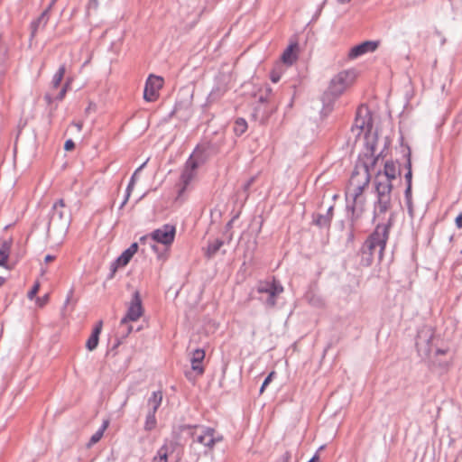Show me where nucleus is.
Segmentation results:
<instances>
[{
	"label": "nucleus",
	"instance_id": "9b49d317",
	"mask_svg": "<svg viewBox=\"0 0 462 462\" xmlns=\"http://www.w3.org/2000/svg\"><path fill=\"white\" fill-rule=\"evenodd\" d=\"M196 440L205 447L212 448L216 443L222 440V436L216 433L211 428H200L194 433Z\"/></svg>",
	"mask_w": 462,
	"mask_h": 462
},
{
	"label": "nucleus",
	"instance_id": "c85d7f7f",
	"mask_svg": "<svg viewBox=\"0 0 462 462\" xmlns=\"http://www.w3.org/2000/svg\"><path fill=\"white\" fill-rule=\"evenodd\" d=\"M274 375H275L274 371L271 372L268 374V376L265 378V380L263 381V383L262 384V387L260 389V393H263L264 392L265 387L273 381V378L274 377Z\"/></svg>",
	"mask_w": 462,
	"mask_h": 462
},
{
	"label": "nucleus",
	"instance_id": "6e6552de",
	"mask_svg": "<svg viewBox=\"0 0 462 462\" xmlns=\"http://www.w3.org/2000/svg\"><path fill=\"white\" fill-rule=\"evenodd\" d=\"M164 86V79L162 76L150 74L146 79L143 89V99L146 102H155L160 97V91Z\"/></svg>",
	"mask_w": 462,
	"mask_h": 462
},
{
	"label": "nucleus",
	"instance_id": "423d86ee",
	"mask_svg": "<svg viewBox=\"0 0 462 462\" xmlns=\"http://www.w3.org/2000/svg\"><path fill=\"white\" fill-rule=\"evenodd\" d=\"M69 225V216L67 215L66 206L63 199L57 200L49 213V220L47 222V232L51 228L63 229Z\"/></svg>",
	"mask_w": 462,
	"mask_h": 462
},
{
	"label": "nucleus",
	"instance_id": "bb28decb",
	"mask_svg": "<svg viewBox=\"0 0 462 462\" xmlns=\"http://www.w3.org/2000/svg\"><path fill=\"white\" fill-rule=\"evenodd\" d=\"M49 300H50V294L46 293L42 297L36 298V304L38 305V307L42 308L49 302Z\"/></svg>",
	"mask_w": 462,
	"mask_h": 462
},
{
	"label": "nucleus",
	"instance_id": "1a4fd4ad",
	"mask_svg": "<svg viewBox=\"0 0 462 462\" xmlns=\"http://www.w3.org/2000/svg\"><path fill=\"white\" fill-rule=\"evenodd\" d=\"M175 236V226L166 224L151 233V240L164 245L166 248H169L173 244Z\"/></svg>",
	"mask_w": 462,
	"mask_h": 462
},
{
	"label": "nucleus",
	"instance_id": "79ce46f5",
	"mask_svg": "<svg viewBox=\"0 0 462 462\" xmlns=\"http://www.w3.org/2000/svg\"><path fill=\"white\" fill-rule=\"evenodd\" d=\"M5 279L2 276H0V287L5 283Z\"/></svg>",
	"mask_w": 462,
	"mask_h": 462
},
{
	"label": "nucleus",
	"instance_id": "0eeeda50",
	"mask_svg": "<svg viewBox=\"0 0 462 462\" xmlns=\"http://www.w3.org/2000/svg\"><path fill=\"white\" fill-rule=\"evenodd\" d=\"M65 72H66L65 65H61V66H60V68L56 71V73L53 75L52 79H51V91L47 92L44 95V99L48 105H51L53 101H60L64 98L66 92L68 90L69 82H66L57 94H55L54 91H56L59 88V87L60 86V83L65 75Z\"/></svg>",
	"mask_w": 462,
	"mask_h": 462
},
{
	"label": "nucleus",
	"instance_id": "2f4dec72",
	"mask_svg": "<svg viewBox=\"0 0 462 462\" xmlns=\"http://www.w3.org/2000/svg\"><path fill=\"white\" fill-rule=\"evenodd\" d=\"M455 225L458 229L462 228V212L455 218Z\"/></svg>",
	"mask_w": 462,
	"mask_h": 462
},
{
	"label": "nucleus",
	"instance_id": "37998d69",
	"mask_svg": "<svg viewBox=\"0 0 462 462\" xmlns=\"http://www.w3.org/2000/svg\"><path fill=\"white\" fill-rule=\"evenodd\" d=\"M370 152H371V156H374V145H371Z\"/></svg>",
	"mask_w": 462,
	"mask_h": 462
},
{
	"label": "nucleus",
	"instance_id": "58836bf2",
	"mask_svg": "<svg viewBox=\"0 0 462 462\" xmlns=\"http://www.w3.org/2000/svg\"><path fill=\"white\" fill-rule=\"evenodd\" d=\"M309 462H319V455H315Z\"/></svg>",
	"mask_w": 462,
	"mask_h": 462
},
{
	"label": "nucleus",
	"instance_id": "de8ad7c7",
	"mask_svg": "<svg viewBox=\"0 0 462 462\" xmlns=\"http://www.w3.org/2000/svg\"><path fill=\"white\" fill-rule=\"evenodd\" d=\"M136 176V173H134V175L132 176V179L134 180Z\"/></svg>",
	"mask_w": 462,
	"mask_h": 462
},
{
	"label": "nucleus",
	"instance_id": "49530a36",
	"mask_svg": "<svg viewBox=\"0 0 462 462\" xmlns=\"http://www.w3.org/2000/svg\"><path fill=\"white\" fill-rule=\"evenodd\" d=\"M377 159H378L377 157H376V158H374V162H373V164H372V166H371V167H373V166H374V162L377 161Z\"/></svg>",
	"mask_w": 462,
	"mask_h": 462
},
{
	"label": "nucleus",
	"instance_id": "6ab92c4d",
	"mask_svg": "<svg viewBox=\"0 0 462 462\" xmlns=\"http://www.w3.org/2000/svg\"><path fill=\"white\" fill-rule=\"evenodd\" d=\"M197 162L193 160H189L184 171L181 174V180L185 186H187L194 178L195 171L197 169Z\"/></svg>",
	"mask_w": 462,
	"mask_h": 462
},
{
	"label": "nucleus",
	"instance_id": "dca6fc26",
	"mask_svg": "<svg viewBox=\"0 0 462 462\" xmlns=\"http://www.w3.org/2000/svg\"><path fill=\"white\" fill-rule=\"evenodd\" d=\"M205 358V351L198 348L192 352L190 358L191 369L199 375L204 374L203 360Z\"/></svg>",
	"mask_w": 462,
	"mask_h": 462
},
{
	"label": "nucleus",
	"instance_id": "2eb2a0df",
	"mask_svg": "<svg viewBox=\"0 0 462 462\" xmlns=\"http://www.w3.org/2000/svg\"><path fill=\"white\" fill-rule=\"evenodd\" d=\"M138 250V244L133 243L126 250H125L121 255L116 260L113 264L114 269L117 267H125L136 254Z\"/></svg>",
	"mask_w": 462,
	"mask_h": 462
},
{
	"label": "nucleus",
	"instance_id": "20e7f679",
	"mask_svg": "<svg viewBox=\"0 0 462 462\" xmlns=\"http://www.w3.org/2000/svg\"><path fill=\"white\" fill-rule=\"evenodd\" d=\"M388 240V227L386 226H377L374 232L367 238L365 243V248L368 250V254L372 256L376 251L379 258L383 255L386 242ZM371 257L367 259V264L371 263Z\"/></svg>",
	"mask_w": 462,
	"mask_h": 462
},
{
	"label": "nucleus",
	"instance_id": "09e8293b",
	"mask_svg": "<svg viewBox=\"0 0 462 462\" xmlns=\"http://www.w3.org/2000/svg\"><path fill=\"white\" fill-rule=\"evenodd\" d=\"M136 176V173H134V175L132 176V179L134 180Z\"/></svg>",
	"mask_w": 462,
	"mask_h": 462
},
{
	"label": "nucleus",
	"instance_id": "603ef678",
	"mask_svg": "<svg viewBox=\"0 0 462 462\" xmlns=\"http://www.w3.org/2000/svg\"><path fill=\"white\" fill-rule=\"evenodd\" d=\"M131 185H133V180L130 182V185H128V188H131Z\"/></svg>",
	"mask_w": 462,
	"mask_h": 462
},
{
	"label": "nucleus",
	"instance_id": "e433bc0d",
	"mask_svg": "<svg viewBox=\"0 0 462 462\" xmlns=\"http://www.w3.org/2000/svg\"><path fill=\"white\" fill-rule=\"evenodd\" d=\"M405 195H406V198L407 199H410L411 195V184H407V189H406V191H405Z\"/></svg>",
	"mask_w": 462,
	"mask_h": 462
},
{
	"label": "nucleus",
	"instance_id": "72a5a7b5",
	"mask_svg": "<svg viewBox=\"0 0 462 462\" xmlns=\"http://www.w3.org/2000/svg\"><path fill=\"white\" fill-rule=\"evenodd\" d=\"M280 75L274 71H273L271 73V80L273 82V83H277L279 80H280Z\"/></svg>",
	"mask_w": 462,
	"mask_h": 462
},
{
	"label": "nucleus",
	"instance_id": "5701e85b",
	"mask_svg": "<svg viewBox=\"0 0 462 462\" xmlns=\"http://www.w3.org/2000/svg\"><path fill=\"white\" fill-rule=\"evenodd\" d=\"M223 245V241L220 239H216L208 244L206 251V255L208 257H212Z\"/></svg>",
	"mask_w": 462,
	"mask_h": 462
},
{
	"label": "nucleus",
	"instance_id": "412c9836",
	"mask_svg": "<svg viewBox=\"0 0 462 462\" xmlns=\"http://www.w3.org/2000/svg\"><path fill=\"white\" fill-rule=\"evenodd\" d=\"M162 402V393L161 391L153 392L148 400V406L150 407L149 411L156 413L158 408Z\"/></svg>",
	"mask_w": 462,
	"mask_h": 462
},
{
	"label": "nucleus",
	"instance_id": "4468645a",
	"mask_svg": "<svg viewBox=\"0 0 462 462\" xmlns=\"http://www.w3.org/2000/svg\"><path fill=\"white\" fill-rule=\"evenodd\" d=\"M50 16L51 15H50V14H48V10H43L42 13L36 19H34L31 22V23H30V30H31L30 39L31 40H32L36 36V34L40 29H43L47 25V23L50 20Z\"/></svg>",
	"mask_w": 462,
	"mask_h": 462
},
{
	"label": "nucleus",
	"instance_id": "473e14b6",
	"mask_svg": "<svg viewBox=\"0 0 462 462\" xmlns=\"http://www.w3.org/2000/svg\"><path fill=\"white\" fill-rule=\"evenodd\" d=\"M72 297H73V291L70 290L69 294H68V296H67L66 301H65V308H67V306L71 303Z\"/></svg>",
	"mask_w": 462,
	"mask_h": 462
},
{
	"label": "nucleus",
	"instance_id": "7c9ffc66",
	"mask_svg": "<svg viewBox=\"0 0 462 462\" xmlns=\"http://www.w3.org/2000/svg\"><path fill=\"white\" fill-rule=\"evenodd\" d=\"M75 147V143L71 139H69L65 142L64 149L66 151H71Z\"/></svg>",
	"mask_w": 462,
	"mask_h": 462
},
{
	"label": "nucleus",
	"instance_id": "aec40b11",
	"mask_svg": "<svg viewBox=\"0 0 462 462\" xmlns=\"http://www.w3.org/2000/svg\"><path fill=\"white\" fill-rule=\"evenodd\" d=\"M103 328V322L99 320L93 328L90 337L88 338V350H93L98 344V337Z\"/></svg>",
	"mask_w": 462,
	"mask_h": 462
},
{
	"label": "nucleus",
	"instance_id": "a18cd8bd",
	"mask_svg": "<svg viewBox=\"0 0 462 462\" xmlns=\"http://www.w3.org/2000/svg\"><path fill=\"white\" fill-rule=\"evenodd\" d=\"M152 248L154 250V251H157V246L155 245H152Z\"/></svg>",
	"mask_w": 462,
	"mask_h": 462
},
{
	"label": "nucleus",
	"instance_id": "8fccbe9b",
	"mask_svg": "<svg viewBox=\"0 0 462 462\" xmlns=\"http://www.w3.org/2000/svg\"><path fill=\"white\" fill-rule=\"evenodd\" d=\"M136 176V173H134V175L132 176V179L134 180Z\"/></svg>",
	"mask_w": 462,
	"mask_h": 462
},
{
	"label": "nucleus",
	"instance_id": "9d476101",
	"mask_svg": "<svg viewBox=\"0 0 462 462\" xmlns=\"http://www.w3.org/2000/svg\"><path fill=\"white\" fill-rule=\"evenodd\" d=\"M259 293L268 294L266 304L269 307H273L276 304V297L282 293L283 287L273 280L271 282H261L257 288Z\"/></svg>",
	"mask_w": 462,
	"mask_h": 462
},
{
	"label": "nucleus",
	"instance_id": "cd10ccee",
	"mask_svg": "<svg viewBox=\"0 0 462 462\" xmlns=\"http://www.w3.org/2000/svg\"><path fill=\"white\" fill-rule=\"evenodd\" d=\"M40 290L39 282H35L32 289L28 291L27 297L29 300H33Z\"/></svg>",
	"mask_w": 462,
	"mask_h": 462
},
{
	"label": "nucleus",
	"instance_id": "a19ab883",
	"mask_svg": "<svg viewBox=\"0 0 462 462\" xmlns=\"http://www.w3.org/2000/svg\"><path fill=\"white\" fill-rule=\"evenodd\" d=\"M338 4L344 5L349 3L351 0H337Z\"/></svg>",
	"mask_w": 462,
	"mask_h": 462
},
{
	"label": "nucleus",
	"instance_id": "ea45409f",
	"mask_svg": "<svg viewBox=\"0 0 462 462\" xmlns=\"http://www.w3.org/2000/svg\"><path fill=\"white\" fill-rule=\"evenodd\" d=\"M91 5L97 8L98 6V0H91Z\"/></svg>",
	"mask_w": 462,
	"mask_h": 462
},
{
	"label": "nucleus",
	"instance_id": "864d4df0",
	"mask_svg": "<svg viewBox=\"0 0 462 462\" xmlns=\"http://www.w3.org/2000/svg\"><path fill=\"white\" fill-rule=\"evenodd\" d=\"M131 185H133V180L130 182V185H128V188H131Z\"/></svg>",
	"mask_w": 462,
	"mask_h": 462
},
{
	"label": "nucleus",
	"instance_id": "f257e3e1",
	"mask_svg": "<svg viewBox=\"0 0 462 462\" xmlns=\"http://www.w3.org/2000/svg\"><path fill=\"white\" fill-rule=\"evenodd\" d=\"M400 174L395 162L388 161L384 163L383 171H379L374 178L375 190L377 193L376 208L380 212H385L391 205L392 181Z\"/></svg>",
	"mask_w": 462,
	"mask_h": 462
},
{
	"label": "nucleus",
	"instance_id": "c03bdc74",
	"mask_svg": "<svg viewBox=\"0 0 462 462\" xmlns=\"http://www.w3.org/2000/svg\"><path fill=\"white\" fill-rule=\"evenodd\" d=\"M437 354L444 355V354H446V350L439 349V350H437Z\"/></svg>",
	"mask_w": 462,
	"mask_h": 462
},
{
	"label": "nucleus",
	"instance_id": "3c124183",
	"mask_svg": "<svg viewBox=\"0 0 462 462\" xmlns=\"http://www.w3.org/2000/svg\"><path fill=\"white\" fill-rule=\"evenodd\" d=\"M79 128L83 127V124L81 123L80 125H79Z\"/></svg>",
	"mask_w": 462,
	"mask_h": 462
},
{
	"label": "nucleus",
	"instance_id": "7ed1b4c3",
	"mask_svg": "<svg viewBox=\"0 0 462 462\" xmlns=\"http://www.w3.org/2000/svg\"><path fill=\"white\" fill-rule=\"evenodd\" d=\"M369 183V177L364 176L362 180L359 179V175L357 173L353 174L349 180V185L347 188V196L353 199V209L354 211L364 210V206L365 204V198L363 195L364 189L367 188Z\"/></svg>",
	"mask_w": 462,
	"mask_h": 462
},
{
	"label": "nucleus",
	"instance_id": "c9c22d12",
	"mask_svg": "<svg viewBox=\"0 0 462 462\" xmlns=\"http://www.w3.org/2000/svg\"><path fill=\"white\" fill-rule=\"evenodd\" d=\"M149 239H151V234H149V235H145V236H142V237L140 238V243H141V244H145V243H147V242H148V240H149Z\"/></svg>",
	"mask_w": 462,
	"mask_h": 462
},
{
	"label": "nucleus",
	"instance_id": "a878e982",
	"mask_svg": "<svg viewBox=\"0 0 462 462\" xmlns=\"http://www.w3.org/2000/svg\"><path fill=\"white\" fill-rule=\"evenodd\" d=\"M156 425H157V421H156V418H155V413H152V411H149L146 416V420H145V423H144V430L150 431V430L155 429Z\"/></svg>",
	"mask_w": 462,
	"mask_h": 462
},
{
	"label": "nucleus",
	"instance_id": "c756f323",
	"mask_svg": "<svg viewBox=\"0 0 462 462\" xmlns=\"http://www.w3.org/2000/svg\"><path fill=\"white\" fill-rule=\"evenodd\" d=\"M407 169H408V171L405 174V179L407 180V184L409 185V184H411V179H412L411 162L410 159L408 160V162H407Z\"/></svg>",
	"mask_w": 462,
	"mask_h": 462
},
{
	"label": "nucleus",
	"instance_id": "f704fd0d",
	"mask_svg": "<svg viewBox=\"0 0 462 462\" xmlns=\"http://www.w3.org/2000/svg\"><path fill=\"white\" fill-rule=\"evenodd\" d=\"M57 1L58 0H51L50 4L48 5V6L44 10H48V14H50Z\"/></svg>",
	"mask_w": 462,
	"mask_h": 462
},
{
	"label": "nucleus",
	"instance_id": "4be33fe9",
	"mask_svg": "<svg viewBox=\"0 0 462 462\" xmlns=\"http://www.w3.org/2000/svg\"><path fill=\"white\" fill-rule=\"evenodd\" d=\"M12 241H4L0 247V266L6 267L10 254Z\"/></svg>",
	"mask_w": 462,
	"mask_h": 462
},
{
	"label": "nucleus",
	"instance_id": "a211bd4d",
	"mask_svg": "<svg viewBox=\"0 0 462 462\" xmlns=\"http://www.w3.org/2000/svg\"><path fill=\"white\" fill-rule=\"evenodd\" d=\"M298 43L296 42L290 43L282 55V61L284 64L291 65L298 58Z\"/></svg>",
	"mask_w": 462,
	"mask_h": 462
},
{
	"label": "nucleus",
	"instance_id": "4c0bfd02",
	"mask_svg": "<svg viewBox=\"0 0 462 462\" xmlns=\"http://www.w3.org/2000/svg\"><path fill=\"white\" fill-rule=\"evenodd\" d=\"M55 259L54 255L47 254L44 258L45 263L52 262Z\"/></svg>",
	"mask_w": 462,
	"mask_h": 462
},
{
	"label": "nucleus",
	"instance_id": "b1692460",
	"mask_svg": "<svg viewBox=\"0 0 462 462\" xmlns=\"http://www.w3.org/2000/svg\"><path fill=\"white\" fill-rule=\"evenodd\" d=\"M247 130V123L244 118H237L235 122L234 132L237 135H241Z\"/></svg>",
	"mask_w": 462,
	"mask_h": 462
},
{
	"label": "nucleus",
	"instance_id": "f03ea898",
	"mask_svg": "<svg viewBox=\"0 0 462 462\" xmlns=\"http://www.w3.org/2000/svg\"><path fill=\"white\" fill-rule=\"evenodd\" d=\"M356 79L354 70H343L337 73L329 83V86L324 96L327 99H335L341 96Z\"/></svg>",
	"mask_w": 462,
	"mask_h": 462
},
{
	"label": "nucleus",
	"instance_id": "f8f14e48",
	"mask_svg": "<svg viewBox=\"0 0 462 462\" xmlns=\"http://www.w3.org/2000/svg\"><path fill=\"white\" fill-rule=\"evenodd\" d=\"M372 117L366 106H360L356 113L355 127L358 130V134L364 133L365 136L372 129Z\"/></svg>",
	"mask_w": 462,
	"mask_h": 462
},
{
	"label": "nucleus",
	"instance_id": "ddd939ff",
	"mask_svg": "<svg viewBox=\"0 0 462 462\" xmlns=\"http://www.w3.org/2000/svg\"><path fill=\"white\" fill-rule=\"evenodd\" d=\"M379 45V41H365L352 47L348 52V58L354 60L364 54L374 52L378 49Z\"/></svg>",
	"mask_w": 462,
	"mask_h": 462
},
{
	"label": "nucleus",
	"instance_id": "393cba45",
	"mask_svg": "<svg viewBox=\"0 0 462 462\" xmlns=\"http://www.w3.org/2000/svg\"><path fill=\"white\" fill-rule=\"evenodd\" d=\"M109 421L107 420H105L101 425V427L98 429V430L91 437L90 442L91 444H95L100 440L102 438L104 431L108 427Z\"/></svg>",
	"mask_w": 462,
	"mask_h": 462
},
{
	"label": "nucleus",
	"instance_id": "f3484780",
	"mask_svg": "<svg viewBox=\"0 0 462 462\" xmlns=\"http://www.w3.org/2000/svg\"><path fill=\"white\" fill-rule=\"evenodd\" d=\"M175 447V442L165 441L164 444L158 449L152 462H168V456L171 452L173 451Z\"/></svg>",
	"mask_w": 462,
	"mask_h": 462
},
{
	"label": "nucleus",
	"instance_id": "39448f33",
	"mask_svg": "<svg viewBox=\"0 0 462 462\" xmlns=\"http://www.w3.org/2000/svg\"><path fill=\"white\" fill-rule=\"evenodd\" d=\"M143 315V308L138 291H135L132 300L130 301L125 317L120 321V327L124 328L125 335H129L133 327L129 322L137 321Z\"/></svg>",
	"mask_w": 462,
	"mask_h": 462
}]
</instances>
